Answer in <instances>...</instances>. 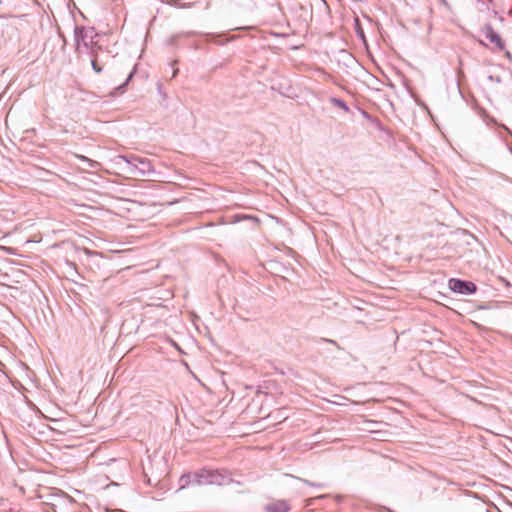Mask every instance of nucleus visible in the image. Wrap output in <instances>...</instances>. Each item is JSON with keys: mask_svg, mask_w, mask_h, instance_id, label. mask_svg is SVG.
Segmentation results:
<instances>
[{"mask_svg": "<svg viewBox=\"0 0 512 512\" xmlns=\"http://www.w3.org/2000/svg\"><path fill=\"white\" fill-rule=\"evenodd\" d=\"M125 162L128 172L135 177H145L154 173V167L147 158L136 155H118L115 157V163Z\"/></svg>", "mask_w": 512, "mask_h": 512, "instance_id": "f257e3e1", "label": "nucleus"}, {"mask_svg": "<svg viewBox=\"0 0 512 512\" xmlns=\"http://www.w3.org/2000/svg\"><path fill=\"white\" fill-rule=\"evenodd\" d=\"M193 479L195 485H226L232 482L230 475L227 472H221L218 470H202L199 473H194Z\"/></svg>", "mask_w": 512, "mask_h": 512, "instance_id": "f03ea898", "label": "nucleus"}, {"mask_svg": "<svg viewBox=\"0 0 512 512\" xmlns=\"http://www.w3.org/2000/svg\"><path fill=\"white\" fill-rule=\"evenodd\" d=\"M448 287L452 292L461 295H471L477 290V287L473 282L458 278H451L448 281Z\"/></svg>", "mask_w": 512, "mask_h": 512, "instance_id": "7ed1b4c3", "label": "nucleus"}, {"mask_svg": "<svg viewBox=\"0 0 512 512\" xmlns=\"http://www.w3.org/2000/svg\"><path fill=\"white\" fill-rule=\"evenodd\" d=\"M96 36V33L93 28H85L84 26H78L76 25L74 28V40L76 43V51L78 53H81V42H85L88 40L94 41V37Z\"/></svg>", "mask_w": 512, "mask_h": 512, "instance_id": "20e7f679", "label": "nucleus"}, {"mask_svg": "<svg viewBox=\"0 0 512 512\" xmlns=\"http://www.w3.org/2000/svg\"><path fill=\"white\" fill-rule=\"evenodd\" d=\"M483 32L486 39H488L492 44H495L500 50L504 49L505 45L503 40L501 39L500 35L493 29L491 24L485 25Z\"/></svg>", "mask_w": 512, "mask_h": 512, "instance_id": "39448f33", "label": "nucleus"}, {"mask_svg": "<svg viewBox=\"0 0 512 512\" xmlns=\"http://www.w3.org/2000/svg\"><path fill=\"white\" fill-rule=\"evenodd\" d=\"M264 509L266 512H288L290 507L286 501L277 500L267 504Z\"/></svg>", "mask_w": 512, "mask_h": 512, "instance_id": "423d86ee", "label": "nucleus"}, {"mask_svg": "<svg viewBox=\"0 0 512 512\" xmlns=\"http://www.w3.org/2000/svg\"><path fill=\"white\" fill-rule=\"evenodd\" d=\"M76 157L83 163L86 164V166L88 168H91V169H99L101 164L95 160H92V159H89L88 157L86 156H83V155H76Z\"/></svg>", "mask_w": 512, "mask_h": 512, "instance_id": "0eeeda50", "label": "nucleus"}, {"mask_svg": "<svg viewBox=\"0 0 512 512\" xmlns=\"http://www.w3.org/2000/svg\"><path fill=\"white\" fill-rule=\"evenodd\" d=\"M194 474H183L180 479V489H184L186 486L190 484H195V480L193 479Z\"/></svg>", "mask_w": 512, "mask_h": 512, "instance_id": "6e6552de", "label": "nucleus"}, {"mask_svg": "<svg viewBox=\"0 0 512 512\" xmlns=\"http://www.w3.org/2000/svg\"><path fill=\"white\" fill-rule=\"evenodd\" d=\"M329 101L337 108H340L342 110H344L345 112H349V107L347 105V103L341 99V98H337V97H331L329 99Z\"/></svg>", "mask_w": 512, "mask_h": 512, "instance_id": "1a4fd4ad", "label": "nucleus"}, {"mask_svg": "<svg viewBox=\"0 0 512 512\" xmlns=\"http://www.w3.org/2000/svg\"><path fill=\"white\" fill-rule=\"evenodd\" d=\"M102 50V47L101 45L98 44V42H92L91 43V48L90 50L87 52L88 55L91 57V60L92 59H96L97 60V57H98V52Z\"/></svg>", "mask_w": 512, "mask_h": 512, "instance_id": "9d476101", "label": "nucleus"}, {"mask_svg": "<svg viewBox=\"0 0 512 512\" xmlns=\"http://www.w3.org/2000/svg\"><path fill=\"white\" fill-rule=\"evenodd\" d=\"M290 477L294 478V479H297L298 481H301L311 487H316V488H324L325 487V484L324 483H316V482H311L307 479H304V478H300V477H295V476H292V475H289Z\"/></svg>", "mask_w": 512, "mask_h": 512, "instance_id": "9b49d317", "label": "nucleus"}, {"mask_svg": "<svg viewBox=\"0 0 512 512\" xmlns=\"http://www.w3.org/2000/svg\"><path fill=\"white\" fill-rule=\"evenodd\" d=\"M194 32H183V33H180V34H177V35H173L170 37V44L173 45L175 44V42L177 41V39L180 37V36H185V37H191V36H194Z\"/></svg>", "mask_w": 512, "mask_h": 512, "instance_id": "f8f14e48", "label": "nucleus"}, {"mask_svg": "<svg viewBox=\"0 0 512 512\" xmlns=\"http://www.w3.org/2000/svg\"><path fill=\"white\" fill-rule=\"evenodd\" d=\"M91 66H92V69H93V71L95 73H101L102 72V67L98 64L96 59H92L91 60Z\"/></svg>", "mask_w": 512, "mask_h": 512, "instance_id": "ddd939ff", "label": "nucleus"}, {"mask_svg": "<svg viewBox=\"0 0 512 512\" xmlns=\"http://www.w3.org/2000/svg\"><path fill=\"white\" fill-rule=\"evenodd\" d=\"M90 48H91V40L81 42V50L85 49L88 52L90 50Z\"/></svg>", "mask_w": 512, "mask_h": 512, "instance_id": "4468645a", "label": "nucleus"}, {"mask_svg": "<svg viewBox=\"0 0 512 512\" xmlns=\"http://www.w3.org/2000/svg\"><path fill=\"white\" fill-rule=\"evenodd\" d=\"M134 72L130 73L127 77L126 81L119 87V89L123 88L127 83L132 79Z\"/></svg>", "mask_w": 512, "mask_h": 512, "instance_id": "2eb2a0df", "label": "nucleus"}, {"mask_svg": "<svg viewBox=\"0 0 512 512\" xmlns=\"http://www.w3.org/2000/svg\"><path fill=\"white\" fill-rule=\"evenodd\" d=\"M326 497H328V494L320 495V496H318V497H317V499H324V498H326Z\"/></svg>", "mask_w": 512, "mask_h": 512, "instance_id": "dca6fc26", "label": "nucleus"}, {"mask_svg": "<svg viewBox=\"0 0 512 512\" xmlns=\"http://www.w3.org/2000/svg\"><path fill=\"white\" fill-rule=\"evenodd\" d=\"M357 31H358L359 36L363 38V37H364V33H363V31H362V30H359V29H358Z\"/></svg>", "mask_w": 512, "mask_h": 512, "instance_id": "f3484780", "label": "nucleus"}, {"mask_svg": "<svg viewBox=\"0 0 512 512\" xmlns=\"http://www.w3.org/2000/svg\"><path fill=\"white\" fill-rule=\"evenodd\" d=\"M177 73H178V70H177V69H174V70H173L172 77H173V78H174V77H176Z\"/></svg>", "mask_w": 512, "mask_h": 512, "instance_id": "a211bd4d", "label": "nucleus"}, {"mask_svg": "<svg viewBox=\"0 0 512 512\" xmlns=\"http://www.w3.org/2000/svg\"><path fill=\"white\" fill-rule=\"evenodd\" d=\"M510 135L512 136V132H510Z\"/></svg>", "mask_w": 512, "mask_h": 512, "instance_id": "6ab92c4d", "label": "nucleus"}]
</instances>
